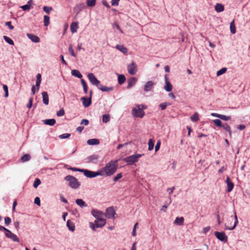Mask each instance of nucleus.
<instances>
[{
  "label": "nucleus",
  "instance_id": "51",
  "mask_svg": "<svg viewBox=\"0 0 250 250\" xmlns=\"http://www.w3.org/2000/svg\"><path fill=\"white\" fill-rule=\"evenodd\" d=\"M11 223V219L9 217L4 218V223L6 226H8Z\"/></svg>",
  "mask_w": 250,
  "mask_h": 250
},
{
  "label": "nucleus",
  "instance_id": "13",
  "mask_svg": "<svg viewBox=\"0 0 250 250\" xmlns=\"http://www.w3.org/2000/svg\"><path fill=\"white\" fill-rule=\"evenodd\" d=\"M91 214L96 218V219L102 218L104 215V214L102 211L96 209H93L91 211Z\"/></svg>",
  "mask_w": 250,
  "mask_h": 250
},
{
  "label": "nucleus",
  "instance_id": "32",
  "mask_svg": "<svg viewBox=\"0 0 250 250\" xmlns=\"http://www.w3.org/2000/svg\"><path fill=\"white\" fill-rule=\"evenodd\" d=\"M230 29L231 33L235 34L236 33V28L234 20L230 23Z\"/></svg>",
  "mask_w": 250,
  "mask_h": 250
},
{
  "label": "nucleus",
  "instance_id": "36",
  "mask_svg": "<svg viewBox=\"0 0 250 250\" xmlns=\"http://www.w3.org/2000/svg\"><path fill=\"white\" fill-rule=\"evenodd\" d=\"M43 23L45 26H47L50 22V18L49 16L45 15L44 16Z\"/></svg>",
  "mask_w": 250,
  "mask_h": 250
},
{
  "label": "nucleus",
  "instance_id": "24",
  "mask_svg": "<svg viewBox=\"0 0 250 250\" xmlns=\"http://www.w3.org/2000/svg\"><path fill=\"white\" fill-rule=\"evenodd\" d=\"M76 203L81 208L86 207L87 206V204L81 199H76Z\"/></svg>",
  "mask_w": 250,
  "mask_h": 250
},
{
  "label": "nucleus",
  "instance_id": "11",
  "mask_svg": "<svg viewBox=\"0 0 250 250\" xmlns=\"http://www.w3.org/2000/svg\"><path fill=\"white\" fill-rule=\"evenodd\" d=\"M215 236L220 240L224 242L227 241V236L224 232L215 231L214 233Z\"/></svg>",
  "mask_w": 250,
  "mask_h": 250
},
{
  "label": "nucleus",
  "instance_id": "7",
  "mask_svg": "<svg viewBox=\"0 0 250 250\" xmlns=\"http://www.w3.org/2000/svg\"><path fill=\"white\" fill-rule=\"evenodd\" d=\"M5 231H6L5 235L6 237L11 239L12 241L14 242H19L20 240L16 235L13 233L10 230H9L7 229H6Z\"/></svg>",
  "mask_w": 250,
  "mask_h": 250
},
{
  "label": "nucleus",
  "instance_id": "44",
  "mask_svg": "<svg viewBox=\"0 0 250 250\" xmlns=\"http://www.w3.org/2000/svg\"><path fill=\"white\" fill-rule=\"evenodd\" d=\"M30 156L29 154H24L22 157H21V161L23 162L27 161L30 159Z\"/></svg>",
  "mask_w": 250,
  "mask_h": 250
},
{
  "label": "nucleus",
  "instance_id": "4",
  "mask_svg": "<svg viewBox=\"0 0 250 250\" xmlns=\"http://www.w3.org/2000/svg\"><path fill=\"white\" fill-rule=\"evenodd\" d=\"M142 156V154H134L123 159V161L127 163V165H133L138 161V159Z\"/></svg>",
  "mask_w": 250,
  "mask_h": 250
},
{
  "label": "nucleus",
  "instance_id": "31",
  "mask_svg": "<svg viewBox=\"0 0 250 250\" xmlns=\"http://www.w3.org/2000/svg\"><path fill=\"white\" fill-rule=\"evenodd\" d=\"M116 48L124 54H126L127 52V48L124 47L123 45H117Z\"/></svg>",
  "mask_w": 250,
  "mask_h": 250
},
{
  "label": "nucleus",
  "instance_id": "63",
  "mask_svg": "<svg viewBox=\"0 0 250 250\" xmlns=\"http://www.w3.org/2000/svg\"><path fill=\"white\" fill-rule=\"evenodd\" d=\"M41 83V80H36V86L37 87V90H39V86L40 85Z\"/></svg>",
  "mask_w": 250,
  "mask_h": 250
},
{
  "label": "nucleus",
  "instance_id": "35",
  "mask_svg": "<svg viewBox=\"0 0 250 250\" xmlns=\"http://www.w3.org/2000/svg\"><path fill=\"white\" fill-rule=\"evenodd\" d=\"M148 150H150V151L152 150L153 149L154 145V142L152 139H150L148 140Z\"/></svg>",
  "mask_w": 250,
  "mask_h": 250
},
{
  "label": "nucleus",
  "instance_id": "2",
  "mask_svg": "<svg viewBox=\"0 0 250 250\" xmlns=\"http://www.w3.org/2000/svg\"><path fill=\"white\" fill-rule=\"evenodd\" d=\"M146 107L143 105H137L135 107L132 109V113L134 117L143 118L145 115V112L144 109H146Z\"/></svg>",
  "mask_w": 250,
  "mask_h": 250
},
{
  "label": "nucleus",
  "instance_id": "29",
  "mask_svg": "<svg viewBox=\"0 0 250 250\" xmlns=\"http://www.w3.org/2000/svg\"><path fill=\"white\" fill-rule=\"evenodd\" d=\"M71 74L79 78H82L83 77L80 71L75 69H73L71 71Z\"/></svg>",
  "mask_w": 250,
  "mask_h": 250
},
{
  "label": "nucleus",
  "instance_id": "62",
  "mask_svg": "<svg viewBox=\"0 0 250 250\" xmlns=\"http://www.w3.org/2000/svg\"><path fill=\"white\" fill-rule=\"evenodd\" d=\"M88 124H89V121L87 119H83L81 123V124L84 125H88Z\"/></svg>",
  "mask_w": 250,
  "mask_h": 250
},
{
  "label": "nucleus",
  "instance_id": "42",
  "mask_svg": "<svg viewBox=\"0 0 250 250\" xmlns=\"http://www.w3.org/2000/svg\"><path fill=\"white\" fill-rule=\"evenodd\" d=\"M190 119L193 122H196L199 120L198 113H195L192 116L190 117Z\"/></svg>",
  "mask_w": 250,
  "mask_h": 250
},
{
  "label": "nucleus",
  "instance_id": "3",
  "mask_svg": "<svg viewBox=\"0 0 250 250\" xmlns=\"http://www.w3.org/2000/svg\"><path fill=\"white\" fill-rule=\"evenodd\" d=\"M65 181L68 182V185L72 188H77L80 186V183L74 176L68 175L65 177Z\"/></svg>",
  "mask_w": 250,
  "mask_h": 250
},
{
  "label": "nucleus",
  "instance_id": "59",
  "mask_svg": "<svg viewBox=\"0 0 250 250\" xmlns=\"http://www.w3.org/2000/svg\"><path fill=\"white\" fill-rule=\"evenodd\" d=\"M120 0H112L111 5L112 6H118Z\"/></svg>",
  "mask_w": 250,
  "mask_h": 250
},
{
  "label": "nucleus",
  "instance_id": "17",
  "mask_svg": "<svg viewBox=\"0 0 250 250\" xmlns=\"http://www.w3.org/2000/svg\"><path fill=\"white\" fill-rule=\"evenodd\" d=\"M42 102L43 104L45 105H48L49 104V97L47 93L44 91L42 92Z\"/></svg>",
  "mask_w": 250,
  "mask_h": 250
},
{
  "label": "nucleus",
  "instance_id": "30",
  "mask_svg": "<svg viewBox=\"0 0 250 250\" xmlns=\"http://www.w3.org/2000/svg\"><path fill=\"white\" fill-rule=\"evenodd\" d=\"M67 227L70 231H73L75 230L74 224L70 220L67 221Z\"/></svg>",
  "mask_w": 250,
  "mask_h": 250
},
{
  "label": "nucleus",
  "instance_id": "43",
  "mask_svg": "<svg viewBox=\"0 0 250 250\" xmlns=\"http://www.w3.org/2000/svg\"><path fill=\"white\" fill-rule=\"evenodd\" d=\"M227 70V68L224 67L221 68L220 70L217 72L216 75L217 76H219L224 74Z\"/></svg>",
  "mask_w": 250,
  "mask_h": 250
},
{
  "label": "nucleus",
  "instance_id": "15",
  "mask_svg": "<svg viewBox=\"0 0 250 250\" xmlns=\"http://www.w3.org/2000/svg\"><path fill=\"white\" fill-rule=\"evenodd\" d=\"M81 100L83 102V105L86 107L90 106V105L91 104V97L87 98L86 97H83L81 98Z\"/></svg>",
  "mask_w": 250,
  "mask_h": 250
},
{
  "label": "nucleus",
  "instance_id": "45",
  "mask_svg": "<svg viewBox=\"0 0 250 250\" xmlns=\"http://www.w3.org/2000/svg\"><path fill=\"white\" fill-rule=\"evenodd\" d=\"M213 122L216 126L218 127H222L223 125L221 121L219 119H215L213 121Z\"/></svg>",
  "mask_w": 250,
  "mask_h": 250
},
{
  "label": "nucleus",
  "instance_id": "37",
  "mask_svg": "<svg viewBox=\"0 0 250 250\" xmlns=\"http://www.w3.org/2000/svg\"><path fill=\"white\" fill-rule=\"evenodd\" d=\"M3 39L4 40V41L6 42H7L8 43H9V44L12 45H13L14 44V42L13 41V40L11 39H10V38H9L8 37L4 36Z\"/></svg>",
  "mask_w": 250,
  "mask_h": 250
},
{
  "label": "nucleus",
  "instance_id": "8",
  "mask_svg": "<svg viewBox=\"0 0 250 250\" xmlns=\"http://www.w3.org/2000/svg\"><path fill=\"white\" fill-rule=\"evenodd\" d=\"M127 70L128 73L131 75H134L137 70V65L135 62H132L131 63L127 65Z\"/></svg>",
  "mask_w": 250,
  "mask_h": 250
},
{
  "label": "nucleus",
  "instance_id": "10",
  "mask_svg": "<svg viewBox=\"0 0 250 250\" xmlns=\"http://www.w3.org/2000/svg\"><path fill=\"white\" fill-rule=\"evenodd\" d=\"M115 214V211L112 207H109L106 209L105 216L107 218H114Z\"/></svg>",
  "mask_w": 250,
  "mask_h": 250
},
{
  "label": "nucleus",
  "instance_id": "57",
  "mask_svg": "<svg viewBox=\"0 0 250 250\" xmlns=\"http://www.w3.org/2000/svg\"><path fill=\"white\" fill-rule=\"evenodd\" d=\"M34 203L35 204L38 205L39 206H40L41 203H40V199L39 197H37L35 198V199L34 200Z\"/></svg>",
  "mask_w": 250,
  "mask_h": 250
},
{
  "label": "nucleus",
  "instance_id": "20",
  "mask_svg": "<svg viewBox=\"0 0 250 250\" xmlns=\"http://www.w3.org/2000/svg\"><path fill=\"white\" fill-rule=\"evenodd\" d=\"M98 88L103 92H109L113 90V88L112 87H107L103 86L102 84L99 85Z\"/></svg>",
  "mask_w": 250,
  "mask_h": 250
},
{
  "label": "nucleus",
  "instance_id": "27",
  "mask_svg": "<svg viewBox=\"0 0 250 250\" xmlns=\"http://www.w3.org/2000/svg\"><path fill=\"white\" fill-rule=\"evenodd\" d=\"M99 143V140L97 139H91L87 141V144L89 145H98Z\"/></svg>",
  "mask_w": 250,
  "mask_h": 250
},
{
  "label": "nucleus",
  "instance_id": "28",
  "mask_svg": "<svg viewBox=\"0 0 250 250\" xmlns=\"http://www.w3.org/2000/svg\"><path fill=\"white\" fill-rule=\"evenodd\" d=\"M136 79L135 78H131L128 81V85L127 86V88H131L136 83Z\"/></svg>",
  "mask_w": 250,
  "mask_h": 250
},
{
  "label": "nucleus",
  "instance_id": "6",
  "mask_svg": "<svg viewBox=\"0 0 250 250\" xmlns=\"http://www.w3.org/2000/svg\"><path fill=\"white\" fill-rule=\"evenodd\" d=\"M83 173L86 177L90 178L95 177L99 175L101 176L102 174L100 170L98 171L94 172L87 169H84Z\"/></svg>",
  "mask_w": 250,
  "mask_h": 250
},
{
  "label": "nucleus",
  "instance_id": "54",
  "mask_svg": "<svg viewBox=\"0 0 250 250\" xmlns=\"http://www.w3.org/2000/svg\"><path fill=\"white\" fill-rule=\"evenodd\" d=\"M220 118L222 120H225V121H228L230 119V117L229 116H227L224 115H220Z\"/></svg>",
  "mask_w": 250,
  "mask_h": 250
},
{
  "label": "nucleus",
  "instance_id": "40",
  "mask_svg": "<svg viewBox=\"0 0 250 250\" xmlns=\"http://www.w3.org/2000/svg\"><path fill=\"white\" fill-rule=\"evenodd\" d=\"M171 203V200L170 197H169V202L168 203L167 205H164L162 206L161 210L164 212H166V210L168 206Z\"/></svg>",
  "mask_w": 250,
  "mask_h": 250
},
{
  "label": "nucleus",
  "instance_id": "50",
  "mask_svg": "<svg viewBox=\"0 0 250 250\" xmlns=\"http://www.w3.org/2000/svg\"><path fill=\"white\" fill-rule=\"evenodd\" d=\"M169 105H170V104L167 103H163L159 105V106L161 107L162 110H165L167 106Z\"/></svg>",
  "mask_w": 250,
  "mask_h": 250
},
{
  "label": "nucleus",
  "instance_id": "55",
  "mask_svg": "<svg viewBox=\"0 0 250 250\" xmlns=\"http://www.w3.org/2000/svg\"><path fill=\"white\" fill-rule=\"evenodd\" d=\"M70 136V134L65 133L60 135L59 137L61 139L68 138Z\"/></svg>",
  "mask_w": 250,
  "mask_h": 250
},
{
  "label": "nucleus",
  "instance_id": "41",
  "mask_svg": "<svg viewBox=\"0 0 250 250\" xmlns=\"http://www.w3.org/2000/svg\"><path fill=\"white\" fill-rule=\"evenodd\" d=\"M103 122L105 123H108L110 120V116L108 114H104L103 116Z\"/></svg>",
  "mask_w": 250,
  "mask_h": 250
},
{
  "label": "nucleus",
  "instance_id": "60",
  "mask_svg": "<svg viewBox=\"0 0 250 250\" xmlns=\"http://www.w3.org/2000/svg\"><path fill=\"white\" fill-rule=\"evenodd\" d=\"M5 25L8 26L10 29L13 30L14 29V26L11 24V21H7L5 23Z\"/></svg>",
  "mask_w": 250,
  "mask_h": 250
},
{
  "label": "nucleus",
  "instance_id": "49",
  "mask_svg": "<svg viewBox=\"0 0 250 250\" xmlns=\"http://www.w3.org/2000/svg\"><path fill=\"white\" fill-rule=\"evenodd\" d=\"M43 10L46 13L49 14L53 9L51 7L44 6L43 7Z\"/></svg>",
  "mask_w": 250,
  "mask_h": 250
},
{
  "label": "nucleus",
  "instance_id": "53",
  "mask_svg": "<svg viewBox=\"0 0 250 250\" xmlns=\"http://www.w3.org/2000/svg\"><path fill=\"white\" fill-rule=\"evenodd\" d=\"M65 112L63 108L60 109L57 112V115L59 117L62 116L64 115Z\"/></svg>",
  "mask_w": 250,
  "mask_h": 250
},
{
  "label": "nucleus",
  "instance_id": "48",
  "mask_svg": "<svg viewBox=\"0 0 250 250\" xmlns=\"http://www.w3.org/2000/svg\"><path fill=\"white\" fill-rule=\"evenodd\" d=\"M2 87H3V90L5 92L4 97H7L8 96V86L6 84H3Z\"/></svg>",
  "mask_w": 250,
  "mask_h": 250
},
{
  "label": "nucleus",
  "instance_id": "46",
  "mask_svg": "<svg viewBox=\"0 0 250 250\" xmlns=\"http://www.w3.org/2000/svg\"><path fill=\"white\" fill-rule=\"evenodd\" d=\"M41 183L40 180L38 178H36L33 183V187L35 188H37L39 185Z\"/></svg>",
  "mask_w": 250,
  "mask_h": 250
},
{
  "label": "nucleus",
  "instance_id": "21",
  "mask_svg": "<svg viewBox=\"0 0 250 250\" xmlns=\"http://www.w3.org/2000/svg\"><path fill=\"white\" fill-rule=\"evenodd\" d=\"M42 122L44 124L50 126L54 125L56 123V120L54 119H46L43 120Z\"/></svg>",
  "mask_w": 250,
  "mask_h": 250
},
{
  "label": "nucleus",
  "instance_id": "52",
  "mask_svg": "<svg viewBox=\"0 0 250 250\" xmlns=\"http://www.w3.org/2000/svg\"><path fill=\"white\" fill-rule=\"evenodd\" d=\"M122 173H119L117 174V175L113 178V180L114 182L118 181L119 179H120L122 177Z\"/></svg>",
  "mask_w": 250,
  "mask_h": 250
},
{
  "label": "nucleus",
  "instance_id": "61",
  "mask_svg": "<svg viewBox=\"0 0 250 250\" xmlns=\"http://www.w3.org/2000/svg\"><path fill=\"white\" fill-rule=\"evenodd\" d=\"M32 103H33V98H30L29 101V103L27 105V107L28 108H30L32 106Z\"/></svg>",
  "mask_w": 250,
  "mask_h": 250
},
{
  "label": "nucleus",
  "instance_id": "5",
  "mask_svg": "<svg viewBox=\"0 0 250 250\" xmlns=\"http://www.w3.org/2000/svg\"><path fill=\"white\" fill-rule=\"evenodd\" d=\"M106 223L105 219L100 218L95 221V224L90 223V226L92 229H95V228H102L105 225Z\"/></svg>",
  "mask_w": 250,
  "mask_h": 250
},
{
  "label": "nucleus",
  "instance_id": "64",
  "mask_svg": "<svg viewBox=\"0 0 250 250\" xmlns=\"http://www.w3.org/2000/svg\"><path fill=\"white\" fill-rule=\"evenodd\" d=\"M60 58H61V59L62 60V62L63 63V64H64L65 65H67V63L64 60L63 56V55H61L60 56Z\"/></svg>",
  "mask_w": 250,
  "mask_h": 250
},
{
  "label": "nucleus",
  "instance_id": "33",
  "mask_svg": "<svg viewBox=\"0 0 250 250\" xmlns=\"http://www.w3.org/2000/svg\"><path fill=\"white\" fill-rule=\"evenodd\" d=\"M81 82L83 87L84 92L86 94L88 90V86L85 81L83 79H81Z\"/></svg>",
  "mask_w": 250,
  "mask_h": 250
},
{
  "label": "nucleus",
  "instance_id": "47",
  "mask_svg": "<svg viewBox=\"0 0 250 250\" xmlns=\"http://www.w3.org/2000/svg\"><path fill=\"white\" fill-rule=\"evenodd\" d=\"M68 51L69 52V53H70V54L75 57H76V55L75 54L73 48H72V44H70L69 45V48H68Z\"/></svg>",
  "mask_w": 250,
  "mask_h": 250
},
{
  "label": "nucleus",
  "instance_id": "39",
  "mask_svg": "<svg viewBox=\"0 0 250 250\" xmlns=\"http://www.w3.org/2000/svg\"><path fill=\"white\" fill-rule=\"evenodd\" d=\"M222 127L226 130L227 131V132H229V135H231V130H230V126L227 124H225L223 125H222Z\"/></svg>",
  "mask_w": 250,
  "mask_h": 250
},
{
  "label": "nucleus",
  "instance_id": "22",
  "mask_svg": "<svg viewBox=\"0 0 250 250\" xmlns=\"http://www.w3.org/2000/svg\"><path fill=\"white\" fill-rule=\"evenodd\" d=\"M78 24L77 22H73L70 25V30L72 33H76L77 31Z\"/></svg>",
  "mask_w": 250,
  "mask_h": 250
},
{
  "label": "nucleus",
  "instance_id": "19",
  "mask_svg": "<svg viewBox=\"0 0 250 250\" xmlns=\"http://www.w3.org/2000/svg\"><path fill=\"white\" fill-rule=\"evenodd\" d=\"M27 36L33 42L36 43L40 42V38L33 34H27Z\"/></svg>",
  "mask_w": 250,
  "mask_h": 250
},
{
  "label": "nucleus",
  "instance_id": "58",
  "mask_svg": "<svg viewBox=\"0 0 250 250\" xmlns=\"http://www.w3.org/2000/svg\"><path fill=\"white\" fill-rule=\"evenodd\" d=\"M70 169L74 171H80L83 172V169H80L76 167H70Z\"/></svg>",
  "mask_w": 250,
  "mask_h": 250
},
{
  "label": "nucleus",
  "instance_id": "18",
  "mask_svg": "<svg viewBox=\"0 0 250 250\" xmlns=\"http://www.w3.org/2000/svg\"><path fill=\"white\" fill-rule=\"evenodd\" d=\"M154 83L152 81H148L146 83L144 87V90L146 92L151 90Z\"/></svg>",
  "mask_w": 250,
  "mask_h": 250
},
{
  "label": "nucleus",
  "instance_id": "1",
  "mask_svg": "<svg viewBox=\"0 0 250 250\" xmlns=\"http://www.w3.org/2000/svg\"><path fill=\"white\" fill-rule=\"evenodd\" d=\"M118 160H111L107 163L101 169L100 172L102 176H111L117 171L118 164Z\"/></svg>",
  "mask_w": 250,
  "mask_h": 250
},
{
  "label": "nucleus",
  "instance_id": "23",
  "mask_svg": "<svg viewBox=\"0 0 250 250\" xmlns=\"http://www.w3.org/2000/svg\"><path fill=\"white\" fill-rule=\"evenodd\" d=\"M214 8L215 11L217 12H221L224 10V6L221 3H217Z\"/></svg>",
  "mask_w": 250,
  "mask_h": 250
},
{
  "label": "nucleus",
  "instance_id": "9",
  "mask_svg": "<svg viewBox=\"0 0 250 250\" xmlns=\"http://www.w3.org/2000/svg\"><path fill=\"white\" fill-rule=\"evenodd\" d=\"M87 77L90 83L93 85H96L98 88V86L100 85V82L96 78L95 75L93 73H89Z\"/></svg>",
  "mask_w": 250,
  "mask_h": 250
},
{
  "label": "nucleus",
  "instance_id": "56",
  "mask_svg": "<svg viewBox=\"0 0 250 250\" xmlns=\"http://www.w3.org/2000/svg\"><path fill=\"white\" fill-rule=\"evenodd\" d=\"M160 145H161V141L160 140H159L157 141V144L155 146V149L156 152H157L160 149Z\"/></svg>",
  "mask_w": 250,
  "mask_h": 250
},
{
  "label": "nucleus",
  "instance_id": "34",
  "mask_svg": "<svg viewBox=\"0 0 250 250\" xmlns=\"http://www.w3.org/2000/svg\"><path fill=\"white\" fill-rule=\"evenodd\" d=\"M118 81L120 84H122L125 82V77L123 75H120L118 78Z\"/></svg>",
  "mask_w": 250,
  "mask_h": 250
},
{
  "label": "nucleus",
  "instance_id": "12",
  "mask_svg": "<svg viewBox=\"0 0 250 250\" xmlns=\"http://www.w3.org/2000/svg\"><path fill=\"white\" fill-rule=\"evenodd\" d=\"M226 183L227 185V191L228 192H230L231 191L233 188L234 187V184L233 182L230 180L229 179V176H227Z\"/></svg>",
  "mask_w": 250,
  "mask_h": 250
},
{
  "label": "nucleus",
  "instance_id": "25",
  "mask_svg": "<svg viewBox=\"0 0 250 250\" xmlns=\"http://www.w3.org/2000/svg\"><path fill=\"white\" fill-rule=\"evenodd\" d=\"M184 218L183 217H176L174 221V223L177 225L181 226L184 224Z\"/></svg>",
  "mask_w": 250,
  "mask_h": 250
},
{
  "label": "nucleus",
  "instance_id": "14",
  "mask_svg": "<svg viewBox=\"0 0 250 250\" xmlns=\"http://www.w3.org/2000/svg\"><path fill=\"white\" fill-rule=\"evenodd\" d=\"M165 81H166V85H165L164 88L165 89L168 91L170 92L172 89V85L171 83L168 81V78L167 76H165Z\"/></svg>",
  "mask_w": 250,
  "mask_h": 250
},
{
  "label": "nucleus",
  "instance_id": "26",
  "mask_svg": "<svg viewBox=\"0 0 250 250\" xmlns=\"http://www.w3.org/2000/svg\"><path fill=\"white\" fill-rule=\"evenodd\" d=\"M31 3L32 0H29L26 4L21 6V8L24 11L29 10L31 8Z\"/></svg>",
  "mask_w": 250,
  "mask_h": 250
},
{
  "label": "nucleus",
  "instance_id": "16",
  "mask_svg": "<svg viewBox=\"0 0 250 250\" xmlns=\"http://www.w3.org/2000/svg\"><path fill=\"white\" fill-rule=\"evenodd\" d=\"M235 221L234 223V225L233 226L232 225H229V222L226 223L225 224V227L226 229H229V230H232L236 226V224L238 223V220L237 217L236 213L235 212Z\"/></svg>",
  "mask_w": 250,
  "mask_h": 250
},
{
  "label": "nucleus",
  "instance_id": "38",
  "mask_svg": "<svg viewBox=\"0 0 250 250\" xmlns=\"http://www.w3.org/2000/svg\"><path fill=\"white\" fill-rule=\"evenodd\" d=\"M96 0H86V4L88 6L93 7L96 4Z\"/></svg>",
  "mask_w": 250,
  "mask_h": 250
}]
</instances>
